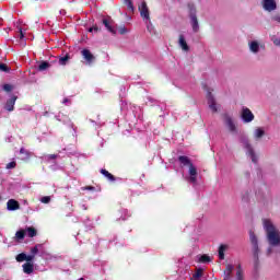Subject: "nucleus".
<instances>
[{
  "mask_svg": "<svg viewBox=\"0 0 280 280\" xmlns=\"http://www.w3.org/2000/svg\"><path fill=\"white\" fill-rule=\"evenodd\" d=\"M262 229L265 231V237L269 245L266 250L267 257L272 255H280V230L275 225L270 219H262Z\"/></svg>",
  "mask_w": 280,
  "mask_h": 280,
  "instance_id": "nucleus-1",
  "label": "nucleus"
},
{
  "mask_svg": "<svg viewBox=\"0 0 280 280\" xmlns=\"http://www.w3.org/2000/svg\"><path fill=\"white\" fill-rule=\"evenodd\" d=\"M179 165L183 168L184 172V178L187 180V183H190V185H198V166L191 162V159L180 155L178 158Z\"/></svg>",
  "mask_w": 280,
  "mask_h": 280,
  "instance_id": "nucleus-2",
  "label": "nucleus"
},
{
  "mask_svg": "<svg viewBox=\"0 0 280 280\" xmlns=\"http://www.w3.org/2000/svg\"><path fill=\"white\" fill-rule=\"evenodd\" d=\"M240 142L242 143L243 149L245 150V154L248 159H250L252 162L257 163L259 161V155L255 152V148H253V144L246 137H242L240 139Z\"/></svg>",
  "mask_w": 280,
  "mask_h": 280,
  "instance_id": "nucleus-3",
  "label": "nucleus"
},
{
  "mask_svg": "<svg viewBox=\"0 0 280 280\" xmlns=\"http://www.w3.org/2000/svg\"><path fill=\"white\" fill-rule=\"evenodd\" d=\"M188 10L192 32L198 34V32H200V24L198 23V16L196 15V5L194 3H188Z\"/></svg>",
  "mask_w": 280,
  "mask_h": 280,
  "instance_id": "nucleus-4",
  "label": "nucleus"
},
{
  "mask_svg": "<svg viewBox=\"0 0 280 280\" xmlns=\"http://www.w3.org/2000/svg\"><path fill=\"white\" fill-rule=\"evenodd\" d=\"M249 241L253 246V255L256 261L259 259V240L257 238V235H255V232L249 233Z\"/></svg>",
  "mask_w": 280,
  "mask_h": 280,
  "instance_id": "nucleus-5",
  "label": "nucleus"
},
{
  "mask_svg": "<svg viewBox=\"0 0 280 280\" xmlns=\"http://www.w3.org/2000/svg\"><path fill=\"white\" fill-rule=\"evenodd\" d=\"M248 48L250 54H254V56H257V54H259L261 49H266V46L261 42L257 39H253L248 42Z\"/></svg>",
  "mask_w": 280,
  "mask_h": 280,
  "instance_id": "nucleus-6",
  "label": "nucleus"
},
{
  "mask_svg": "<svg viewBox=\"0 0 280 280\" xmlns=\"http://www.w3.org/2000/svg\"><path fill=\"white\" fill-rule=\"evenodd\" d=\"M241 118L243 119L244 124H250L252 121H255V114H253L248 107H242Z\"/></svg>",
  "mask_w": 280,
  "mask_h": 280,
  "instance_id": "nucleus-7",
  "label": "nucleus"
},
{
  "mask_svg": "<svg viewBox=\"0 0 280 280\" xmlns=\"http://www.w3.org/2000/svg\"><path fill=\"white\" fill-rule=\"evenodd\" d=\"M224 124L232 135H237V124H235V120L231 116L226 115L224 117Z\"/></svg>",
  "mask_w": 280,
  "mask_h": 280,
  "instance_id": "nucleus-8",
  "label": "nucleus"
},
{
  "mask_svg": "<svg viewBox=\"0 0 280 280\" xmlns=\"http://www.w3.org/2000/svg\"><path fill=\"white\" fill-rule=\"evenodd\" d=\"M265 12H275L277 10V0H261Z\"/></svg>",
  "mask_w": 280,
  "mask_h": 280,
  "instance_id": "nucleus-9",
  "label": "nucleus"
},
{
  "mask_svg": "<svg viewBox=\"0 0 280 280\" xmlns=\"http://www.w3.org/2000/svg\"><path fill=\"white\" fill-rule=\"evenodd\" d=\"M138 10L143 21H150V9H148V3L141 2Z\"/></svg>",
  "mask_w": 280,
  "mask_h": 280,
  "instance_id": "nucleus-10",
  "label": "nucleus"
},
{
  "mask_svg": "<svg viewBox=\"0 0 280 280\" xmlns=\"http://www.w3.org/2000/svg\"><path fill=\"white\" fill-rule=\"evenodd\" d=\"M264 137H266V129L264 127H256L253 131L254 141L259 142Z\"/></svg>",
  "mask_w": 280,
  "mask_h": 280,
  "instance_id": "nucleus-11",
  "label": "nucleus"
},
{
  "mask_svg": "<svg viewBox=\"0 0 280 280\" xmlns=\"http://www.w3.org/2000/svg\"><path fill=\"white\" fill-rule=\"evenodd\" d=\"M81 55L83 56V60H85V63L91 66L93 65V62H95V56L93 55V52H91V50L84 48L81 51Z\"/></svg>",
  "mask_w": 280,
  "mask_h": 280,
  "instance_id": "nucleus-12",
  "label": "nucleus"
},
{
  "mask_svg": "<svg viewBox=\"0 0 280 280\" xmlns=\"http://www.w3.org/2000/svg\"><path fill=\"white\" fill-rule=\"evenodd\" d=\"M103 25L106 27L107 31H109L110 34H117V31L115 30V26L113 25V20L110 18H104Z\"/></svg>",
  "mask_w": 280,
  "mask_h": 280,
  "instance_id": "nucleus-13",
  "label": "nucleus"
},
{
  "mask_svg": "<svg viewBox=\"0 0 280 280\" xmlns=\"http://www.w3.org/2000/svg\"><path fill=\"white\" fill-rule=\"evenodd\" d=\"M207 97L209 108L212 110V113H218V105L215 104V98H213V94H211V92H208Z\"/></svg>",
  "mask_w": 280,
  "mask_h": 280,
  "instance_id": "nucleus-14",
  "label": "nucleus"
},
{
  "mask_svg": "<svg viewBox=\"0 0 280 280\" xmlns=\"http://www.w3.org/2000/svg\"><path fill=\"white\" fill-rule=\"evenodd\" d=\"M8 211H19L21 209V205L15 199H9L7 202Z\"/></svg>",
  "mask_w": 280,
  "mask_h": 280,
  "instance_id": "nucleus-15",
  "label": "nucleus"
},
{
  "mask_svg": "<svg viewBox=\"0 0 280 280\" xmlns=\"http://www.w3.org/2000/svg\"><path fill=\"white\" fill-rule=\"evenodd\" d=\"M178 46L186 54H187V51H189V45L187 44V39H185V35H183V34H179V36H178Z\"/></svg>",
  "mask_w": 280,
  "mask_h": 280,
  "instance_id": "nucleus-16",
  "label": "nucleus"
},
{
  "mask_svg": "<svg viewBox=\"0 0 280 280\" xmlns=\"http://www.w3.org/2000/svg\"><path fill=\"white\" fill-rule=\"evenodd\" d=\"M16 104V96H12L9 98L4 104V109L8 110V113H12L14 110V105Z\"/></svg>",
  "mask_w": 280,
  "mask_h": 280,
  "instance_id": "nucleus-17",
  "label": "nucleus"
},
{
  "mask_svg": "<svg viewBox=\"0 0 280 280\" xmlns=\"http://www.w3.org/2000/svg\"><path fill=\"white\" fill-rule=\"evenodd\" d=\"M16 261L23 262V261H34V256H30L25 253H21L15 257Z\"/></svg>",
  "mask_w": 280,
  "mask_h": 280,
  "instance_id": "nucleus-18",
  "label": "nucleus"
},
{
  "mask_svg": "<svg viewBox=\"0 0 280 280\" xmlns=\"http://www.w3.org/2000/svg\"><path fill=\"white\" fill-rule=\"evenodd\" d=\"M233 270H235V267L233 265H226L224 270V280H231Z\"/></svg>",
  "mask_w": 280,
  "mask_h": 280,
  "instance_id": "nucleus-19",
  "label": "nucleus"
},
{
  "mask_svg": "<svg viewBox=\"0 0 280 280\" xmlns=\"http://www.w3.org/2000/svg\"><path fill=\"white\" fill-rule=\"evenodd\" d=\"M23 268V272H25V275H32V272H34V265L32 262H26L22 266Z\"/></svg>",
  "mask_w": 280,
  "mask_h": 280,
  "instance_id": "nucleus-20",
  "label": "nucleus"
},
{
  "mask_svg": "<svg viewBox=\"0 0 280 280\" xmlns=\"http://www.w3.org/2000/svg\"><path fill=\"white\" fill-rule=\"evenodd\" d=\"M40 248H43L42 244H37L34 247L31 248V255H28V257H36V255H38V252L40 250Z\"/></svg>",
  "mask_w": 280,
  "mask_h": 280,
  "instance_id": "nucleus-21",
  "label": "nucleus"
},
{
  "mask_svg": "<svg viewBox=\"0 0 280 280\" xmlns=\"http://www.w3.org/2000/svg\"><path fill=\"white\" fill-rule=\"evenodd\" d=\"M101 174H103V176H105V178H107V180H110V183L115 182V176L113 174H110L108 171L102 168Z\"/></svg>",
  "mask_w": 280,
  "mask_h": 280,
  "instance_id": "nucleus-22",
  "label": "nucleus"
},
{
  "mask_svg": "<svg viewBox=\"0 0 280 280\" xmlns=\"http://www.w3.org/2000/svg\"><path fill=\"white\" fill-rule=\"evenodd\" d=\"M236 280H244V269H242V265L236 267Z\"/></svg>",
  "mask_w": 280,
  "mask_h": 280,
  "instance_id": "nucleus-23",
  "label": "nucleus"
},
{
  "mask_svg": "<svg viewBox=\"0 0 280 280\" xmlns=\"http://www.w3.org/2000/svg\"><path fill=\"white\" fill-rule=\"evenodd\" d=\"M24 233L27 235V237H36V229L34 228H26Z\"/></svg>",
  "mask_w": 280,
  "mask_h": 280,
  "instance_id": "nucleus-24",
  "label": "nucleus"
},
{
  "mask_svg": "<svg viewBox=\"0 0 280 280\" xmlns=\"http://www.w3.org/2000/svg\"><path fill=\"white\" fill-rule=\"evenodd\" d=\"M203 270L202 268H197L195 273L192 275L194 280H200L202 279Z\"/></svg>",
  "mask_w": 280,
  "mask_h": 280,
  "instance_id": "nucleus-25",
  "label": "nucleus"
},
{
  "mask_svg": "<svg viewBox=\"0 0 280 280\" xmlns=\"http://www.w3.org/2000/svg\"><path fill=\"white\" fill-rule=\"evenodd\" d=\"M197 259L200 264H209V261H211V257L208 255L197 256Z\"/></svg>",
  "mask_w": 280,
  "mask_h": 280,
  "instance_id": "nucleus-26",
  "label": "nucleus"
},
{
  "mask_svg": "<svg viewBox=\"0 0 280 280\" xmlns=\"http://www.w3.org/2000/svg\"><path fill=\"white\" fill-rule=\"evenodd\" d=\"M226 248H229V246H226V245H221L219 247V259H221V260L224 259V253L226 252Z\"/></svg>",
  "mask_w": 280,
  "mask_h": 280,
  "instance_id": "nucleus-27",
  "label": "nucleus"
},
{
  "mask_svg": "<svg viewBox=\"0 0 280 280\" xmlns=\"http://www.w3.org/2000/svg\"><path fill=\"white\" fill-rule=\"evenodd\" d=\"M16 240H25V230H20L15 233Z\"/></svg>",
  "mask_w": 280,
  "mask_h": 280,
  "instance_id": "nucleus-28",
  "label": "nucleus"
},
{
  "mask_svg": "<svg viewBox=\"0 0 280 280\" xmlns=\"http://www.w3.org/2000/svg\"><path fill=\"white\" fill-rule=\"evenodd\" d=\"M120 212H121V217H120L121 220H128V218H130V212H128L127 209H121Z\"/></svg>",
  "mask_w": 280,
  "mask_h": 280,
  "instance_id": "nucleus-29",
  "label": "nucleus"
},
{
  "mask_svg": "<svg viewBox=\"0 0 280 280\" xmlns=\"http://www.w3.org/2000/svg\"><path fill=\"white\" fill-rule=\"evenodd\" d=\"M271 21H272V23H277L278 25H280V13L272 14Z\"/></svg>",
  "mask_w": 280,
  "mask_h": 280,
  "instance_id": "nucleus-30",
  "label": "nucleus"
},
{
  "mask_svg": "<svg viewBox=\"0 0 280 280\" xmlns=\"http://www.w3.org/2000/svg\"><path fill=\"white\" fill-rule=\"evenodd\" d=\"M124 3H126L128 10L135 12V5L132 4V0H124Z\"/></svg>",
  "mask_w": 280,
  "mask_h": 280,
  "instance_id": "nucleus-31",
  "label": "nucleus"
},
{
  "mask_svg": "<svg viewBox=\"0 0 280 280\" xmlns=\"http://www.w3.org/2000/svg\"><path fill=\"white\" fill-rule=\"evenodd\" d=\"M69 55H66L65 57H60L59 58V65L63 66L67 65V62H69Z\"/></svg>",
  "mask_w": 280,
  "mask_h": 280,
  "instance_id": "nucleus-32",
  "label": "nucleus"
},
{
  "mask_svg": "<svg viewBox=\"0 0 280 280\" xmlns=\"http://www.w3.org/2000/svg\"><path fill=\"white\" fill-rule=\"evenodd\" d=\"M48 67H49V62L44 61V62L39 63L38 69H39V71H47Z\"/></svg>",
  "mask_w": 280,
  "mask_h": 280,
  "instance_id": "nucleus-33",
  "label": "nucleus"
},
{
  "mask_svg": "<svg viewBox=\"0 0 280 280\" xmlns=\"http://www.w3.org/2000/svg\"><path fill=\"white\" fill-rule=\"evenodd\" d=\"M40 202H43V205H49L51 202V197L49 196L42 197Z\"/></svg>",
  "mask_w": 280,
  "mask_h": 280,
  "instance_id": "nucleus-34",
  "label": "nucleus"
},
{
  "mask_svg": "<svg viewBox=\"0 0 280 280\" xmlns=\"http://www.w3.org/2000/svg\"><path fill=\"white\" fill-rule=\"evenodd\" d=\"M0 71L8 73L10 71V68L5 63H0Z\"/></svg>",
  "mask_w": 280,
  "mask_h": 280,
  "instance_id": "nucleus-35",
  "label": "nucleus"
},
{
  "mask_svg": "<svg viewBox=\"0 0 280 280\" xmlns=\"http://www.w3.org/2000/svg\"><path fill=\"white\" fill-rule=\"evenodd\" d=\"M14 86L12 84H4L3 91H7V93H10V91H13Z\"/></svg>",
  "mask_w": 280,
  "mask_h": 280,
  "instance_id": "nucleus-36",
  "label": "nucleus"
},
{
  "mask_svg": "<svg viewBox=\"0 0 280 280\" xmlns=\"http://www.w3.org/2000/svg\"><path fill=\"white\" fill-rule=\"evenodd\" d=\"M14 167H16V162L14 161L8 163L5 166L7 170H14Z\"/></svg>",
  "mask_w": 280,
  "mask_h": 280,
  "instance_id": "nucleus-37",
  "label": "nucleus"
},
{
  "mask_svg": "<svg viewBox=\"0 0 280 280\" xmlns=\"http://www.w3.org/2000/svg\"><path fill=\"white\" fill-rule=\"evenodd\" d=\"M46 161H54V159H58V154H48L45 156Z\"/></svg>",
  "mask_w": 280,
  "mask_h": 280,
  "instance_id": "nucleus-38",
  "label": "nucleus"
},
{
  "mask_svg": "<svg viewBox=\"0 0 280 280\" xmlns=\"http://www.w3.org/2000/svg\"><path fill=\"white\" fill-rule=\"evenodd\" d=\"M61 104H63L65 106H71V98L69 97L63 98Z\"/></svg>",
  "mask_w": 280,
  "mask_h": 280,
  "instance_id": "nucleus-39",
  "label": "nucleus"
},
{
  "mask_svg": "<svg viewBox=\"0 0 280 280\" xmlns=\"http://www.w3.org/2000/svg\"><path fill=\"white\" fill-rule=\"evenodd\" d=\"M19 38L20 40H23L25 38V31H23V28H19Z\"/></svg>",
  "mask_w": 280,
  "mask_h": 280,
  "instance_id": "nucleus-40",
  "label": "nucleus"
},
{
  "mask_svg": "<svg viewBox=\"0 0 280 280\" xmlns=\"http://www.w3.org/2000/svg\"><path fill=\"white\" fill-rule=\"evenodd\" d=\"M81 189L82 191H95V187H92V186H85V187H82Z\"/></svg>",
  "mask_w": 280,
  "mask_h": 280,
  "instance_id": "nucleus-41",
  "label": "nucleus"
},
{
  "mask_svg": "<svg viewBox=\"0 0 280 280\" xmlns=\"http://www.w3.org/2000/svg\"><path fill=\"white\" fill-rule=\"evenodd\" d=\"M118 32H119V34H121V35L128 34V28H126V27H120V28L118 30Z\"/></svg>",
  "mask_w": 280,
  "mask_h": 280,
  "instance_id": "nucleus-42",
  "label": "nucleus"
},
{
  "mask_svg": "<svg viewBox=\"0 0 280 280\" xmlns=\"http://www.w3.org/2000/svg\"><path fill=\"white\" fill-rule=\"evenodd\" d=\"M273 45H276V47H280V37L273 38Z\"/></svg>",
  "mask_w": 280,
  "mask_h": 280,
  "instance_id": "nucleus-43",
  "label": "nucleus"
},
{
  "mask_svg": "<svg viewBox=\"0 0 280 280\" xmlns=\"http://www.w3.org/2000/svg\"><path fill=\"white\" fill-rule=\"evenodd\" d=\"M20 154H24L25 156H28L27 150H25L24 148L20 149Z\"/></svg>",
  "mask_w": 280,
  "mask_h": 280,
  "instance_id": "nucleus-44",
  "label": "nucleus"
},
{
  "mask_svg": "<svg viewBox=\"0 0 280 280\" xmlns=\"http://www.w3.org/2000/svg\"><path fill=\"white\" fill-rule=\"evenodd\" d=\"M98 27L97 26H93L89 28V32H98Z\"/></svg>",
  "mask_w": 280,
  "mask_h": 280,
  "instance_id": "nucleus-45",
  "label": "nucleus"
},
{
  "mask_svg": "<svg viewBox=\"0 0 280 280\" xmlns=\"http://www.w3.org/2000/svg\"><path fill=\"white\" fill-rule=\"evenodd\" d=\"M243 200L246 202L248 201V192H245V195H243Z\"/></svg>",
  "mask_w": 280,
  "mask_h": 280,
  "instance_id": "nucleus-46",
  "label": "nucleus"
},
{
  "mask_svg": "<svg viewBox=\"0 0 280 280\" xmlns=\"http://www.w3.org/2000/svg\"><path fill=\"white\" fill-rule=\"evenodd\" d=\"M82 209H83V211H86V209H88V208H86V205H83V206H82Z\"/></svg>",
  "mask_w": 280,
  "mask_h": 280,
  "instance_id": "nucleus-47",
  "label": "nucleus"
},
{
  "mask_svg": "<svg viewBox=\"0 0 280 280\" xmlns=\"http://www.w3.org/2000/svg\"><path fill=\"white\" fill-rule=\"evenodd\" d=\"M1 200H3V198H2L1 195H0V202H1Z\"/></svg>",
  "mask_w": 280,
  "mask_h": 280,
  "instance_id": "nucleus-48",
  "label": "nucleus"
}]
</instances>
